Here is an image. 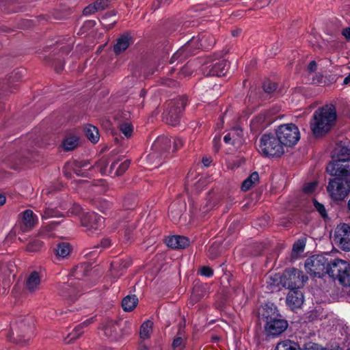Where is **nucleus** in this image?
<instances>
[{
    "label": "nucleus",
    "mask_w": 350,
    "mask_h": 350,
    "mask_svg": "<svg viewBox=\"0 0 350 350\" xmlns=\"http://www.w3.org/2000/svg\"><path fill=\"white\" fill-rule=\"evenodd\" d=\"M337 114L334 105H325L318 108L313 113L310 123L312 134L316 137L324 136L334 126Z\"/></svg>",
    "instance_id": "nucleus-1"
},
{
    "label": "nucleus",
    "mask_w": 350,
    "mask_h": 350,
    "mask_svg": "<svg viewBox=\"0 0 350 350\" xmlns=\"http://www.w3.org/2000/svg\"><path fill=\"white\" fill-rule=\"evenodd\" d=\"M263 316L266 319L265 325L266 334L272 336H278L282 334L288 327L287 321L282 319L273 304H267Z\"/></svg>",
    "instance_id": "nucleus-2"
},
{
    "label": "nucleus",
    "mask_w": 350,
    "mask_h": 350,
    "mask_svg": "<svg viewBox=\"0 0 350 350\" xmlns=\"http://www.w3.org/2000/svg\"><path fill=\"white\" fill-rule=\"evenodd\" d=\"M258 151L265 157L277 158L284 154V148L275 133H267L259 139Z\"/></svg>",
    "instance_id": "nucleus-3"
},
{
    "label": "nucleus",
    "mask_w": 350,
    "mask_h": 350,
    "mask_svg": "<svg viewBox=\"0 0 350 350\" xmlns=\"http://www.w3.org/2000/svg\"><path fill=\"white\" fill-rule=\"evenodd\" d=\"M307 280L308 277L303 271L293 268L286 270L282 276L275 275L273 283L270 282V284H275V282L278 284L280 282L284 288L292 291L301 288Z\"/></svg>",
    "instance_id": "nucleus-4"
},
{
    "label": "nucleus",
    "mask_w": 350,
    "mask_h": 350,
    "mask_svg": "<svg viewBox=\"0 0 350 350\" xmlns=\"http://www.w3.org/2000/svg\"><path fill=\"white\" fill-rule=\"evenodd\" d=\"M206 34L200 35L198 37H193L185 44L176 51L171 58V63L175 61H183L187 58L189 55L195 53V51L200 48L208 49L212 46L214 41L212 40L206 44Z\"/></svg>",
    "instance_id": "nucleus-5"
},
{
    "label": "nucleus",
    "mask_w": 350,
    "mask_h": 350,
    "mask_svg": "<svg viewBox=\"0 0 350 350\" xmlns=\"http://www.w3.org/2000/svg\"><path fill=\"white\" fill-rule=\"evenodd\" d=\"M333 262L324 255H314L306 259L305 268L307 272L314 277L322 278L328 275V269Z\"/></svg>",
    "instance_id": "nucleus-6"
},
{
    "label": "nucleus",
    "mask_w": 350,
    "mask_h": 350,
    "mask_svg": "<svg viewBox=\"0 0 350 350\" xmlns=\"http://www.w3.org/2000/svg\"><path fill=\"white\" fill-rule=\"evenodd\" d=\"M328 275L344 286H350V262L334 258L328 269Z\"/></svg>",
    "instance_id": "nucleus-7"
},
{
    "label": "nucleus",
    "mask_w": 350,
    "mask_h": 350,
    "mask_svg": "<svg viewBox=\"0 0 350 350\" xmlns=\"http://www.w3.org/2000/svg\"><path fill=\"white\" fill-rule=\"evenodd\" d=\"M275 133L284 148L295 146L300 139V132L298 127L292 123L279 126L275 129Z\"/></svg>",
    "instance_id": "nucleus-8"
},
{
    "label": "nucleus",
    "mask_w": 350,
    "mask_h": 350,
    "mask_svg": "<svg viewBox=\"0 0 350 350\" xmlns=\"http://www.w3.org/2000/svg\"><path fill=\"white\" fill-rule=\"evenodd\" d=\"M186 106V99L178 97L170 100L163 113L167 123L175 126L178 124L179 118Z\"/></svg>",
    "instance_id": "nucleus-9"
},
{
    "label": "nucleus",
    "mask_w": 350,
    "mask_h": 350,
    "mask_svg": "<svg viewBox=\"0 0 350 350\" xmlns=\"http://www.w3.org/2000/svg\"><path fill=\"white\" fill-rule=\"evenodd\" d=\"M327 189L332 199L343 200L350 191V182L347 179L334 178L329 182Z\"/></svg>",
    "instance_id": "nucleus-10"
},
{
    "label": "nucleus",
    "mask_w": 350,
    "mask_h": 350,
    "mask_svg": "<svg viewBox=\"0 0 350 350\" xmlns=\"http://www.w3.org/2000/svg\"><path fill=\"white\" fill-rule=\"evenodd\" d=\"M333 241L342 250L350 251V226L347 224H341L336 226Z\"/></svg>",
    "instance_id": "nucleus-11"
},
{
    "label": "nucleus",
    "mask_w": 350,
    "mask_h": 350,
    "mask_svg": "<svg viewBox=\"0 0 350 350\" xmlns=\"http://www.w3.org/2000/svg\"><path fill=\"white\" fill-rule=\"evenodd\" d=\"M326 170L331 176H345L350 174V158L334 159L327 166Z\"/></svg>",
    "instance_id": "nucleus-12"
},
{
    "label": "nucleus",
    "mask_w": 350,
    "mask_h": 350,
    "mask_svg": "<svg viewBox=\"0 0 350 350\" xmlns=\"http://www.w3.org/2000/svg\"><path fill=\"white\" fill-rule=\"evenodd\" d=\"M81 223L87 232H93L104 226V218L94 212L85 213L81 217Z\"/></svg>",
    "instance_id": "nucleus-13"
},
{
    "label": "nucleus",
    "mask_w": 350,
    "mask_h": 350,
    "mask_svg": "<svg viewBox=\"0 0 350 350\" xmlns=\"http://www.w3.org/2000/svg\"><path fill=\"white\" fill-rule=\"evenodd\" d=\"M81 285L80 280H69L68 284H64L60 286L59 294L64 299H67L70 301H75L79 295Z\"/></svg>",
    "instance_id": "nucleus-14"
},
{
    "label": "nucleus",
    "mask_w": 350,
    "mask_h": 350,
    "mask_svg": "<svg viewBox=\"0 0 350 350\" xmlns=\"http://www.w3.org/2000/svg\"><path fill=\"white\" fill-rule=\"evenodd\" d=\"M228 64L225 59L218 60L210 65L203 66V72L207 77H221L226 74Z\"/></svg>",
    "instance_id": "nucleus-15"
},
{
    "label": "nucleus",
    "mask_w": 350,
    "mask_h": 350,
    "mask_svg": "<svg viewBox=\"0 0 350 350\" xmlns=\"http://www.w3.org/2000/svg\"><path fill=\"white\" fill-rule=\"evenodd\" d=\"M273 120L269 113H261L252 120L250 123L251 130L254 133H258L269 126Z\"/></svg>",
    "instance_id": "nucleus-16"
},
{
    "label": "nucleus",
    "mask_w": 350,
    "mask_h": 350,
    "mask_svg": "<svg viewBox=\"0 0 350 350\" xmlns=\"http://www.w3.org/2000/svg\"><path fill=\"white\" fill-rule=\"evenodd\" d=\"M129 118L130 113L129 111L118 113L116 116V119L118 121L120 130L126 137H131L133 131V126L129 121Z\"/></svg>",
    "instance_id": "nucleus-17"
},
{
    "label": "nucleus",
    "mask_w": 350,
    "mask_h": 350,
    "mask_svg": "<svg viewBox=\"0 0 350 350\" xmlns=\"http://www.w3.org/2000/svg\"><path fill=\"white\" fill-rule=\"evenodd\" d=\"M129 165L130 161L128 160H125L121 163H119L118 161H115L111 164L109 170L107 168H102L100 172L103 174H108L111 176H120L126 171Z\"/></svg>",
    "instance_id": "nucleus-18"
},
{
    "label": "nucleus",
    "mask_w": 350,
    "mask_h": 350,
    "mask_svg": "<svg viewBox=\"0 0 350 350\" xmlns=\"http://www.w3.org/2000/svg\"><path fill=\"white\" fill-rule=\"evenodd\" d=\"M152 147L161 152V157H165L171 152V140L167 137H159L153 143Z\"/></svg>",
    "instance_id": "nucleus-19"
},
{
    "label": "nucleus",
    "mask_w": 350,
    "mask_h": 350,
    "mask_svg": "<svg viewBox=\"0 0 350 350\" xmlns=\"http://www.w3.org/2000/svg\"><path fill=\"white\" fill-rule=\"evenodd\" d=\"M186 205L183 202H174L169 207V217L174 223H178L184 213Z\"/></svg>",
    "instance_id": "nucleus-20"
},
{
    "label": "nucleus",
    "mask_w": 350,
    "mask_h": 350,
    "mask_svg": "<svg viewBox=\"0 0 350 350\" xmlns=\"http://www.w3.org/2000/svg\"><path fill=\"white\" fill-rule=\"evenodd\" d=\"M37 221V216L31 210L27 209L23 213V220L21 229L25 232L31 229Z\"/></svg>",
    "instance_id": "nucleus-21"
},
{
    "label": "nucleus",
    "mask_w": 350,
    "mask_h": 350,
    "mask_svg": "<svg viewBox=\"0 0 350 350\" xmlns=\"http://www.w3.org/2000/svg\"><path fill=\"white\" fill-rule=\"evenodd\" d=\"M189 240L183 236L174 235L166 239V244L173 249H183L189 245Z\"/></svg>",
    "instance_id": "nucleus-22"
},
{
    "label": "nucleus",
    "mask_w": 350,
    "mask_h": 350,
    "mask_svg": "<svg viewBox=\"0 0 350 350\" xmlns=\"http://www.w3.org/2000/svg\"><path fill=\"white\" fill-rule=\"evenodd\" d=\"M304 303V296L301 293L292 290L286 297V304L293 310L299 308Z\"/></svg>",
    "instance_id": "nucleus-23"
},
{
    "label": "nucleus",
    "mask_w": 350,
    "mask_h": 350,
    "mask_svg": "<svg viewBox=\"0 0 350 350\" xmlns=\"http://www.w3.org/2000/svg\"><path fill=\"white\" fill-rule=\"evenodd\" d=\"M41 283L40 274L37 271H32L26 280V288L30 293L38 290Z\"/></svg>",
    "instance_id": "nucleus-24"
},
{
    "label": "nucleus",
    "mask_w": 350,
    "mask_h": 350,
    "mask_svg": "<svg viewBox=\"0 0 350 350\" xmlns=\"http://www.w3.org/2000/svg\"><path fill=\"white\" fill-rule=\"evenodd\" d=\"M243 136V130L239 128L232 129L224 137V141L227 144L235 145L237 142H239Z\"/></svg>",
    "instance_id": "nucleus-25"
},
{
    "label": "nucleus",
    "mask_w": 350,
    "mask_h": 350,
    "mask_svg": "<svg viewBox=\"0 0 350 350\" xmlns=\"http://www.w3.org/2000/svg\"><path fill=\"white\" fill-rule=\"evenodd\" d=\"M118 325L112 320L106 321L102 325V330L105 336L109 338H116Z\"/></svg>",
    "instance_id": "nucleus-26"
},
{
    "label": "nucleus",
    "mask_w": 350,
    "mask_h": 350,
    "mask_svg": "<svg viewBox=\"0 0 350 350\" xmlns=\"http://www.w3.org/2000/svg\"><path fill=\"white\" fill-rule=\"evenodd\" d=\"M131 38L129 35H122L118 40L113 46V51L116 54H120L124 51L130 45Z\"/></svg>",
    "instance_id": "nucleus-27"
},
{
    "label": "nucleus",
    "mask_w": 350,
    "mask_h": 350,
    "mask_svg": "<svg viewBox=\"0 0 350 350\" xmlns=\"http://www.w3.org/2000/svg\"><path fill=\"white\" fill-rule=\"evenodd\" d=\"M94 317H91L86 319L81 324L77 325L74 328L73 331L68 335V336L70 338V340L79 338L83 333V328L94 323Z\"/></svg>",
    "instance_id": "nucleus-28"
},
{
    "label": "nucleus",
    "mask_w": 350,
    "mask_h": 350,
    "mask_svg": "<svg viewBox=\"0 0 350 350\" xmlns=\"http://www.w3.org/2000/svg\"><path fill=\"white\" fill-rule=\"evenodd\" d=\"M41 216L42 219H46L51 217H63L64 215L60 213V211L57 210L53 204H49L46 205V207L44 208L43 213L41 214Z\"/></svg>",
    "instance_id": "nucleus-29"
},
{
    "label": "nucleus",
    "mask_w": 350,
    "mask_h": 350,
    "mask_svg": "<svg viewBox=\"0 0 350 350\" xmlns=\"http://www.w3.org/2000/svg\"><path fill=\"white\" fill-rule=\"evenodd\" d=\"M138 303V299L135 295H127L122 301V306L124 311H132Z\"/></svg>",
    "instance_id": "nucleus-30"
},
{
    "label": "nucleus",
    "mask_w": 350,
    "mask_h": 350,
    "mask_svg": "<svg viewBox=\"0 0 350 350\" xmlns=\"http://www.w3.org/2000/svg\"><path fill=\"white\" fill-rule=\"evenodd\" d=\"M70 245L67 242L59 243L55 249L56 256L62 258L67 257L70 254Z\"/></svg>",
    "instance_id": "nucleus-31"
},
{
    "label": "nucleus",
    "mask_w": 350,
    "mask_h": 350,
    "mask_svg": "<svg viewBox=\"0 0 350 350\" xmlns=\"http://www.w3.org/2000/svg\"><path fill=\"white\" fill-rule=\"evenodd\" d=\"M259 180V175L256 172H252L242 183L241 189L244 191L250 189Z\"/></svg>",
    "instance_id": "nucleus-32"
},
{
    "label": "nucleus",
    "mask_w": 350,
    "mask_h": 350,
    "mask_svg": "<svg viewBox=\"0 0 350 350\" xmlns=\"http://www.w3.org/2000/svg\"><path fill=\"white\" fill-rule=\"evenodd\" d=\"M84 130L86 137L91 142L96 144L98 142L99 134L96 126L88 124L85 127Z\"/></svg>",
    "instance_id": "nucleus-33"
},
{
    "label": "nucleus",
    "mask_w": 350,
    "mask_h": 350,
    "mask_svg": "<svg viewBox=\"0 0 350 350\" xmlns=\"http://www.w3.org/2000/svg\"><path fill=\"white\" fill-rule=\"evenodd\" d=\"M275 350H301V349L297 342L290 340H285L278 342Z\"/></svg>",
    "instance_id": "nucleus-34"
},
{
    "label": "nucleus",
    "mask_w": 350,
    "mask_h": 350,
    "mask_svg": "<svg viewBox=\"0 0 350 350\" xmlns=\"http://www.w3.org/2000/svg\"><path fill=\"white\" fill-rule=\"evenodd\" d=\"M205 295V291L199 286H195L193 288L191 295L189 298V304L191 306H193L195 304L198 302Z\"/></svg>",
    "instance_id": "nucleus-35"
},
{
    "label": "nucleus",
    "mask_w": 350,
    "mask_h": 350,
    "mask_svg": "<svg viewBox=\"0 0 350 350\" xmlns=\"http://www.w3.org/2000/svg\"><path fill=\"white\" fill-rule=\"evenodd\" d=\"M152 330V323L150 321L144 322L141 325L139 335L142 339L148 338Z\"/></svg>",
    "instance_id": "nucleus-36"
},
{
    "label": "nucleus",
    "mask_w": 350,
    "mask_h": 350,
    "mask_svg": "<svg viewBox=\"0 0 350 350\" xmlns=\"http://www.w3.org/2000/svg\"><path fill=\"white\" fill-rule=\"evenodd\" d=\"M78 138L75 136H70L66 138L63 142L64 148L66 150H72L78 145Z\"/></svg>",
    "instance_id": "nucleus-37"
},
{
    "label": "nucleus",
    "mask_w": 350,
    "mask_h": 350,
    "mask_svg": "<svg viewBox=\"0 0 350 350\" xmlns=\"http://www.w3.org/2000/svg\"><path fill=\"white\" fill-rule=\"evenodd\" d=\"M350 145L345 146H340L336 152L335 159L350 158Z\"/></svg>",
    "instance_id": "nucleus-38"
},
{
    "label": "nucleus",
    "mask_w": 350,
    "mask_h": 350,
    "mask_svg": "<svg viewBox=\"0 0 350 350\" xmlns=\"http://www.w3.org/2000/svg\"><path fill=\"white\" fill-rule=\"evenodd\" d=\"M43 246V243L38 239L31 241L27 245V250L30 252H36L40 251Z\"/></svg>",
    "instance_id": "nucleus-39"
},
{
    "label": "nucleus",
    "mask_w": 350,
    "mask_h": 350,
    "mask_svg": "<svg viewBox=\"0 0 350 350\" xmlns=\"http://www.w3.org/2000/svg\"><path fill=\"white\" fill-rule=\"evenodd\" d=\"M313 204L316 210L319 212V213L323 218L325 219L328 217L326 209L323 204L319 202L317 200L314 199Z\"/></svg>",
    "instance_id": "nucleus-40"
},
{
    "label": "nucleus",
    "mask_w": 350,
    "mask_h": 350,
    "mask_svg": "<svg viewBox=\"0 0 350 350\" xmlns=\"http://www.w3.org/2000/svg\"><path fill=\"white\" fill-rule=\"evenodd\" d=\"M100 3L96 2L93 4H90L88 6L85 7L83 9V14L90 15L96 12L100 8Z\"/></svg>",
    "instance_id": "nucleus-41"
},
{
    "label": "nucleus",
    "mask_w": 350,
    "mask_h": 350,
    "mask_svg": "<svg viewBox=\"0 0 350 350\" xmlns=\"http://www.w3.org/2000/svg\"><path fill=\"white\" fill-rule=\"evenodd\" d=\"M277 84L270 81H265L262 85L263 90L267 93H271L277 89Z\"/></svg>",
    "instance_id": "nucleus-42"
},
{
    "label": "nucleus",
    "mask_w": 350,
    "mask_h": 350,
    "mask_svg": "<svg viewBox=\"0 0 350 350\" xmlns=\"http://www.w3.org/2000/svg\"><path fill=\"white\" fill-rule=\"evenodd\" d=\"M305 247V243L304 241L298 240L295 243H294L293 245V254H295V253H300L304 251Z\"/></svg>",
    "instance_id": "nucleus-43"
},
{
    "label": "nucleus",
    "mask_w": 350,
    "mask_h": 350,
    "mask_svg": "<svg viewBox=\"0 0 350 350\" xmlns=\"http://www.w3.org/2000/svg\"><path fill=\"white\" fill-rule=\"evenodd\" d=\"M111 206V204L106 200H101L98 205V209L103 213H105Z\"/></svg>",
    "instance_id": "nucleus-44"
},
{
    "label": "nucleus",
    "mask_w": 350,
    "mask_h": 350,
    "mask_svg": "<svg viewBox=\"0 0 350 350\" xmlns=\"http://www.w3.org/2000/svg\"><path fill=\"white\" fill-rule=\"evenodd\" d=\"M317 185V182H311L307 183L304 187L303 191L306 193H312L316 189Z\"/></svg>",
    "instance_id": "nucleus-45"
},
{
    "label": "nucleus",
    "mask_w": 350,
    "mask_h": 350,
    "mask_svg": "<svg viewBox=\"0 0 350 350\" xmlns=\"http://www.w3.org/2000/svg\"><path fill=\"white\" fill-rule=\"evenodd\" d=\"M184 144V142L183 139L180 137H176L174 139L173 141V150L172 152H175L183 147Z\"/></svg>",
    "instance_id": "nucleus-46"
},
{
    "label": "nucleus",
    "mask_w": 350,
    "mask_h": 350,
    "mask_svg": "<svg viewBox=\"0 0 350 350\" xmlns=\"http://www.w3.org/2000/svg\"><path fill=\"white\" fill-rule=\"evenodd\" d=\"M88 267H89V266L87 265H81L80 266H77L76 268V270H75V275L77 278L79 277L82 273L88 271ZM87 275V273H85L84 274V275Z\"/></svg>",
    "instance_id": "nucleus-47"
},
{
    "label": "nucleus",
    "mask_w": 350,
    "mask_h": 350,
    "mask_svg": "<svg viewBox=\"0 0 350 350\" xmlns=\"http://www.w3.org/2000/svg\"><path fill=\"white\" fill-rule=\"evenodd\" d=\"M81 211V207L79 204H73L67 213L68 216L78 215Z\"/></svg>",
    "instance_id": "nucleus-48"
},
{
    "label": "nucleus",
    "mask_w": 350,
    "mask_h": 350,
    "mask_svg": "<svg viewBox=\"0 0 350 350\" xmlns=\"http://www.w3.org/2000/svg\"><path fill=\"white\" fill-rule=\"evenodd\" d=\"M200 273L203 276L210 278L213 275V271L208 267H203L200 269Z\"/></svg>",
    "instance_id": "nucleus-49"
},
{
    "label": "nucleus",
    "mask_w": 350,
    "mask_h": 350,
    "mask_svg": "<svg viewBox=\"0 0 350 350\" xmlns=\"http://www.w3.org/2000/svg\"><path fill=\"white\" fill-rule=\"evenodd\" d=\"M303 350H321V346L314 342H308L304 345Z\"/></svg>",
    "instance_id": "nucleus-50"
},
{
    "label": "nucleus",
    "mask_w": 350,
    "mask_h": 350,
    "mask_svg": "<svg viewBox=\"0 0 350 350\" xmlns=\"http://www.w3.org/2000/svg\"><path fill=\"white\" fill-rule=\"evenodd\" d=\"M182 342H183V339L181 337H177V338H174L172 342V347L174 349L179 347L181 345Z\"/></svg>",
    "instance_id": "nucleus-51"
},
{
    "label": "nucleus",
    "mask_w": 350,
    "mask_h": 350,
    "mask_svg": "<svg viewBox=\"0 0 350 350\" xmlns=\"http://www.w3.org/2000/svg\"><path fill=\"white\" fill-rule=\"evenodd\" d=\"M308 70L310 72H314L317 70V63L315 61H311L308 66Z\"/></svg>",
    "instance_id": "nucleus-52"
},
{
    "label": "nucleus",
    "mask_w": 350,
    "mask_h": 350,
    "mask_svg": "<svg viewBox=\"0 0 350 350\" xmlns=\"http://www.w3.org/2000/svg\"><path fill=\"white\" fill-rule=\"evenodd\" d=\"M220 139H221V137L220 136H215L214 138H213V148L215 149V150L216 151H218L219 149V146H218L217 144H219L220 142Z\"/></svg>",
    "instance_id": "nucleus-53"
},
{
    "label": "nucleus",
    "mask_w": 350,
    "mask_h": 350,
    "mask_svg": "<svg viewBox=\"0 0 350 350\" xmlns=\"http://www.w3.org/2000/svg\"><path fill=\"white\" fill-rule=\"evenodd\" d=\"M215 247L214 245H212L210 247L208 250V254L211 258H215L217 256V253L215 252Z\"/></svg>",
    "instance_id": "nucleus-54"
},
{
    "label": "nucleus",
    "mask_w": 350,
    "mask_h": 350,
    "mask_svg": "<svg viewBox=\"0 0 350 350\" xmlns=\"http://www.w3.org/2000/svg\"><path fill=\"white\" fill-rule=\"evenodd\" d=\"M342 36H345V38L346 39H347L348 40H350V28L349 27H346L343 30H342Z\"/></svg>",
    "instance_id": "nucleus-55"
},
{
    "label": "nucleus",
    "mask_w": 350,
    "mask_h": 350,
    "mask_svg": "<svg viewBox=\"0 0 350 350\" xmlns=\"http://www.w3.org/2000/svg\"><path fill=\"white\" fill-rule=\"evenodd\" d=\"M212 163V159L210 157H203L202 158V163L205 167H208Z\"/></svg>",
    "instance_id": "nucleus-56"
},
{
    "label": "nucleus",
    "mask_w": 350,
    "mask_h": 350,
    "mask_svg": "<svg viewBox=\"0 0 350 350\" xmlns=\"http://www.w3.org/2000/svg\"><path fill=\"white\" fill-rule=\"evenodd\" d=\"M164 83L169 87H175L177 85V82L172 79H167Z\"/></svg>",
    "instance_id": "nucleus-57"
},
{
    "label": "nucleus",
    "mask_w": 350,
    "mask_h": 350,
    "mask_svg": "<svg viewBox=\"0 0 350 350\" xmlns=\"http://www.w3.org/2000/svg\"><path fill=\"white\" fill-rule=\"evenodd\" d=\"M111 245V241L109 239H104L101 241L100 246L103 248H107Z\"/></svg>",
    "instance_id": "nucleus-58"
},
{
    "label": "nucleus",
    "mask_w": 350,
    "mask_h": 350,
    "mask_svg": "<svg viewBox=\"0 0 350 350\" xmlns=\"http://www.w3.org/2000/svg\"><path fill=\"white\" fill-rule=\"evenodd\" d=\"M187 69H188V65H187L186 66H185L182 68L180 74L184 76H189V75H191V70L187 71Z\"/></svg>",
    "instance_id": "nucleus-59"
},
{
    "label": "nucleus",
    "mask_w": 350,
    "mask_h": 350,
    "mask_svg": "<svg viewBox=\"0 0 350 350\" xmlns=\"http://www.w3.org/2000/svg\"><path fill=\"white\" fill-rule=\"evenodd\" d=\"M5 197L3 195L0 194V206L3 205L5 202Z\"/></svg>",
    "instance_id": "nucleus-60"
},
{
    "label": "nucleus",
    "mask_w": 350,
    "mask_h": 350,
    "mask_svg": "<svg viewBox=\"0 0 350 350\" xmlns=\"http://www.w3.org/2000/svg\"><path fill=\"white\" fill-rule=\"evenodd\" d=\"M350 83V73L344 79L343 84Z\"/></svg>",
    "instance_id": "nucleus-61"
},
{
    "label": "nucleus",
    "mask_w": 350,
    "mask_h": 350,
    "mask_svg": "<svg viewBox=\"0 0 350 350\" xmlns=\"http://www.w3.org/2000/svg\"><path fill=\"white\" fill-rule=\"evenodd\" d=\"M209 208H205V207H203L202 209H200V215H204L206 212H208L209 211Z\"/></svg>",
    "instance_id": "nucleus-62"
},
{
    "label": "nucleus",
    "mask_w": 350,
    "mask_h": 350,
    "mask_svg": "<svg viewBox=\"0 0 350 350\" xmlns=\"http://www.w3.org/2000/svg\"><path fill=\"white\" fill-rule=\"evenodd\" d=\"M157 156V153L152 152V153L148 154V157L149 159H152L154 158Z\"/></svg>",
    "instance_id": "nucleus-63"
},
{
    "label": "nucleus",
    "mask_w": 350,
    "mask_h": 350,
    "mask_svg": "<svg viewBox=\"0 0 350 350\" xmlns=\"http://www.w3.org/2000/svg\"><path fill=\"white\" fill-rule=\"evenodd\" d=\"M125 237L127 240L130 239V237H129V233L127 232V228L125 230Z\"/></svg>",
    "instance_id": "nucleus-64"
}]
</instances>
